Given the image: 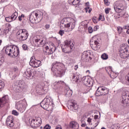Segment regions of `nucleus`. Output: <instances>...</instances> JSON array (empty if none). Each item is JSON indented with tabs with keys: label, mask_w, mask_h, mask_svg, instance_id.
<instances>
[{
	"label": "nucleus",
	"mask_w": 129,
	"mask_h": 129,
	"mask_svg": "<svg viewBox=\"0 0 129 129\" xmlns=\"http://www.w3.org/2000/svg\"><path fill=\"white\" fill-rule=\"evenodd\" d=\"M55 46V45H54V43H51L50 44V45H49V46H44V47H43V50H45V52L46 53V54H47V55H51V54H53V50H54V49H56V47L54 46Z\"/></svg>",
	"instance_id": "f3484780"
},
{
	"label": "nucleus",
	"mask_w": 129,
	"mask_h": 129,
	"mask_svg": "<svg viewBox=\"0 0 129 129\" xmlns=\"http://www.w3.org/2000/svg\"><path fill=\"white\" fill-rule=\"evenodd\" d=\"M5 53L8 56H14V57H18L20 54V50L19 47L14 45H9L7 46L5 49Z\"/></svg>",
	"instance_id": "7ed1b4c3"
},
{
	"label": "nucleus",
	"mask_w": 129,
	"mask_h": 129,
	"mask_svg": "<svg viewBox=\"0 0 129 129\" xmlns=\"http://www.w3.org/2000/svg\"><path fill=\"white\" fill-rule=\"evenodd\" d=\"M64 84V82L62 81H59L58 82H56L53 84V89H58L59 87H61L62 85Z\"/></svg>",
	"instance_id": "b1692460"
},
{
	"label": "nucleus",
	"mask_w": 129,
	"mask_h": 129,
	"mask_svg": "<svg viewBox=\"0 0 129 129\" xmlns=\"http://www.w3.org/2000/svg\"><path fill=\"white\" fill-rule=\"evenodd\" d=\"M5 20L6 22H8V23H11V22H13V19H12V17H8L5 18Z\"/></svg>",
	"instance_id": "473e14b6"
},
{
	"label": "nucleus",
	"mask_w": 129,
	"mask_h": 129,
	"mask_svg": "<svg viewBox=\"0 0 129 129\" xmlns=\"http://www.w3.org/2000/svg\"><path fill=\"white\" fill-rule=\"evenodd\" d=\"M85 10L86 11V13H88V10H89V7H86L85 8Z\"/></svg>",
	"instance_id": "603ef678"
},
{
	"label": "nucleus",
	"mask_w": 129,
	"mask_h": 129,
	"mask_svg": "<svg viewBox=\"0 0 129 129\" xmlns=\"http://www.w3.org/2000/svg\"><path fill=\"white\" fill-rule=\"evenodd\" d=\"M77 69H78V65L75 66L74 70H77Z\"/></svg>",
	"instance_id": "5fc2aeb1"
},
{
	"label": "nucleus",
	"mask_w": 129,
	"mask_h": 129,
	"mask_svg": "<svg viewBox=\"0 0 129 129\" xmlns=\"http://www.w3.org/2000/svg\"><path fill=\"white\" fill-rule=\"evenodd\" d=\"M17 18H18V12H15L11 16V19H12V21H15V20H16V19H17Z\"/></svg>",
	"instance_id": "cd10ccee"
},
{
	"label": "nucleus",
	"mask_w": 129,
	"mask_h": 129,
	"mask_svg": "<svg viewBox=\"0 0 129 129\" xmlns=\"http://www.w3.org/2000/svg\"><path fill=\"white\" fill-rule=\"evenodd\" d=\"M33 43L36 47H44L46 43V38L43 37L40 38V36L34 37L33 38Z\"/></svg>",
	"instance_id": "9d476101"
},
{
	"label": "nucleus",
	"mask_w": 129,
	"mask_h": 129,
	"mask_svg": "<svg viewBox=\"0 0 129 129\" xmlns=\"http://www.w3.org/2000/svg\"><path fill=\"white\" fill-rule=\"evenodd\" d=\"M85 125H86V124H85V123H82L81 124V126H82V127H84V126H85Z\"/></svg>",
	"instance_id": "052dcab7"
},
{
	"label": "nucleus",
	"mask_w": 129,
	"mask_h": 129,
	"mask_svg": "<svg viewBox=\"0 0 129 129\" xmlns=\"http://www.w3.org/2000/svg\"><path fill=\"white\" fill-rule=\"evenodd\" d=\"M40 106L46 110L47 109L51 110L53 109V107H54V103L51 98L47 96L40 103Z\"/></svg>",
	"instance_id": "20e7f679"
},
{
	"label": "nucleus",
	"mask_w": 129,
	"mask_h": 129,
	"mask_svg": "<svg viewBox=\"0 0 129 129\" xmlns=\"http://www.w3.org/2000/svg\"><path fill=\"white\" fill-rule=\"evenodd\" d=\"M70 127L73 129H78L79 128V124L76 121H71L70 123Z\"/></svg>",
	"instance_id": "5701e85b"
},
{
	"label": "nucleus",
	"mask_w": 129,
	"mask_h": 129,
	"mask_svg": "<svg viewBox=\"0 0 129 129\" xmlns=\"http://www.w3.org/2000/svg\"><path fill=\"white\" fill-rule=\"evenodd\" d=\"M98 115H95L94 116V119H97V118H98Z\"/></svg>",
	"instance_id": "4d7b16f0"
},
{
	"label": "nucleus",
	"mask_w": 129,
	"mask_h": 129,
	"mask_svg": "<svg viewBox=\"0 0 129 129\" xmlns=\"http://www.w3.org/2000/svg\"><path fill=\"white\" fill-rule=\"evenodd\" d=\"M126 33L127 34H129V28L128 29V30L126 31Z\"/></svg>",
	"instance_id": "69168bd1"
},
{
	"label": "nucleus",
	"mask_w": 129,
	"mask_h": 129,
	"mask_svg": "<svg viewBox=\"0 0 129 129\" xmlns=\"http://www.w3.org/2000/svg\"><path fill=\"white\" fill-rule=\"evenodd\" d=\"M94 31H97V27L96 26L94 27Z\"/></svg>",
	"instance_id": "e2e57ef3"
},
{
	"label": "nucleus",
	"mask_w": 129,
	"mask_h": 129,
	"mask_svg": "<svg viewBox=\"0 0 129 129\" xmlns=\"http://www.w3.org/2000/svg\"><path fill=\"white\" fill-rule=\"evenodd\" d=\"M68 3L70 5H72V6H76L77 5L75 0H69Z\"/></svg>",
	"instance_id": "7c9ffc66"
},
{
	"label": "nucleus",
	"mask_w": 129,
	"mask_h": 129,
	"mask_svg": "<svg viewBox=\"0 0 129 129\" xmlns=\"http://www.w3.org/2000/svg\"><path fill=\"white\" fill-rule=\"evenodd\" d=\"M27 107V102L26 100H20L16 104V108L18 109L20 112H24Z\"/></svg>",
	"instance_id": "9b49d317"
},
{
	"label": "nucleus",
	"mask_w": 129,
	"mask_h": 129,
	"mask_svg": "<svg viewBox=\"0 0 129 129\" xmlns=\"http://www.w3.org/2000/svg\"><path fill=\"white\" fill-rule=\"evenodd\" d=\"M86 73H89V74H90V71L89 70H87L86 71Z\"/></svg>",
	"instance_id": "0e129e2a"
},
{
	"label": "nucleus",
	"mask_w": 129,
	"mask_h": 129,
	"mask_svg": "<svg viewBox=\"0 0 129 129\" xmlns=\"http://www.w3.org/2000/svg\"><path fill=\"white\" fill-rule=\"evenodd\" d=\"M16 36H18V39L20 41H26L29 37V33L26 29H20L16 33Z\"/></svg>",
	"instance_id": "0eeeda50"
},
{
	"label": "nucleus",
	"mask_w": 129,
	"mask_h": 129,
	"mask_svg": "<svg viewBox=\"0 0 129 129\" xmlns=\"http://www.w3.org/2000/svg\"><path fill=\"white\" fill-rule=\"evenodd\" d=\"M91 120H92L91 118H88L87 121H88V122H89V123H90V122H91Z\"/></svg>",
	"instance_id": "864d4df0"
},
{
	"label": "nucleus",
	"mask_w": 129,
	"mask_h": 129,
	"mask_svg": "<svg viewBox=\"0 0 129 129\" xmlns=\"http://www.w3.org/2000/svg\"><path fill=\"white\" fill-rule=\"evenodd\" d=\"M64 93L66 94V96L69 97L72 95V90L70 89H66L64 90Z\"/></svg>",
	"instance_id": "a878e982"
},
{
	"label": "nucleus",
	"mask_w": 129,
	"mask_h": 129,
	"mask_svg": "<svg viewBox=\"0 0 129 129\" xmlns=\"http://www.w3.org/2000/svg\"><path fill=\"white\" fill-rule=\"evenodd\" d=\"M92 57L90 56V53L87 51H84L82 53L81 56V60L83 61V62H89V61H91Z\"/></svg>",
	"instance_id": "a211bd4d"
},
{
	"label": "nucleus",
	"mask_w": 129,
	"mask_h": 129,
	"mask_svg": "<svg viewBox=\"0 0 129 129\" xmlns=\"http://www.w3.org/2000/svg\"><path fill=\"white\" fill-rule=\"evenodd\" d=\"M29 65L34 68H38V67L42 66V62L40 60L35 59V56H32L31 57Z\"/></svg>",
	"instance_id": "4468645a"
},
{
	"label": "nucleus",
	"mask_w": 129,
	"mask_h": 129,
	"mask_svg": "<svg viewBox=\"0 0 129 129\" xmlns=\"http://www.w3.org/2000/svg\"><path fill=\"white\" fill-rule=\"evenodd\" d=\"M116 126V124H114V125H112L111 126V128L112 129H116V127H114Z\"/></svg>",
	"instance_id": "8fccbe9b"
},
{
	"label": "nucleus",
	"mask_w": 129,
	"mask_h": 129,
	"mask_svg": "<svg viewBox=\"0 0 129 129\" xmlns=\"http://www.w3.org/2000/svg\"><path fill=\"white\" fill-rule=\"evenodd\" d=\"M42 89H43V87H40V86H37L36 87L37 91H41V90H42Z\"/></svg>",
	"instance_id": "4c0bfd02"
},
{
	"label": "nucleus",
	"mask_w": 129,
	"mask_h": 129,
	"mask_svg": "<svg viewBox=\"0 0 129 129\" xmlns=\"http://www.w3.org/2000/svg\"><path fill=\"white\" fill-rule=\"evenodd\" d=\"M24 18H25V15L22 14L21 16H19L18 17L19 21H20V22H22V20L23 19H24Z\"/></svg>",
	"instance_id": "f704fd0d"
},
{
	"label": "nucleus",
	"mask_w": 129,
	"mask_h": 129,
	"mask_svg": "<svg viewBox=\"0 0 129 129\" xmlns=\"http://www.w3.org/2000/svg\"><path fill=\"white\" fill-rule=\"evenodd\" d=\"M64 33H65V31L62 30H59L58 32V34H59L60 36H63V35H64Z\"/></svg>",
	"instance_id": "58836bf2"
},
{
	"label": "nucleus",
	"mask_w": 129,
	"mask_h": 129,
	"mask_svg": "<svg viewBox=\"0 0 129 129\" xmlns=\"http://www.w3.org/2000/svg\"><path fill=\"white\" fill-rule=\"evenodd\" d=\"M22 48L23 50H24L25 51H26V50H28V46L26 44H23L22 45Z\"/></svg>",
	"instance_id": "a19ab883"
},
{
	"label": "nucleus",
	"mask_w": 129,
	"mask_h": 129,
	"mask_svg": "<svg viewBox=\"0 0 129 129\" xmlns=\"http://www.w3.org/2000/svg\"><path fill=\"white\" fill-rule=\"evenodd\" d=\"M0 36H4V31L2 29H0Z\"/></svg>",
	"instance_id": "3c124183"
},
{
	"label": "nucleus",
	"mask_w": 129,
	"mask_h": 129,
	"mask_svg": "<svg viewBox=\"0 0 129 129\" xmlns=\"http://www.w3.org/2000/svg\"><path fill=\"white\" fill-rule=\"evenodd\" d=\"M92 11V9H89V10L88 11L89 14H90V13H91Z\"/></svg>",
	"instance_id": "680f3d73"
},
{
	"label": "nucleus",
	"mask_w": 129,
	"mask_h": 129,
	"mask_svg": "<svg viewBox=\"0 0 129 129\" xmlns=\"http://www.w3.org/2000/svg\"><path fill=\"white\" fill-rule=\"evenodd\" d=\"M9 102H10V98H9L8 95H5L2 98H0V108L4 107L5 104H6V103H9Z\"/></svg>",
	"instance_id": "6ab92c4d"
},
{
	"label": "nucleus",
	"mask_w": 129,
	"mask_h": 129,
	"mask_svg": "<svg viewBox=\"0 0 129 129\" xmlns=\"http://www.w3.org/2000/svg\"><path fill=\"white\" fill-rule=\"evenodd\" d=\"M82 81L86 86L91 87L93 85V80L90 76L84 77L82 78Z\"/></svg>",
	"instance_id": "f8f14e48"
},
{
	"label": "nucleus",
	"mask_w": 129,
	"mask_h": 129,
	"mask_svg": "<svg viewBox=\"0 0 129 129\" xmlns=\"http://www.w3.org/2000/svg\"><path fill=\"white\" fill-rule=\"evenodd\" d=\"M101 58L103 60H107L108 59V55L106 54V53H103L102 54Z\"/></svg>",
	"instance_id": "c756f323"
},
{
	"label": "nucleus",
	"mask_w": 129,
	"mask_h": 129,
	"mask_svg": "<svg viewBox=\"0 0 129 129\" xmlns=\"http://www.w3.org/2000/svg\"><path fill=\"white\" fill-rule=\"evenodd\" d=\"M55 129H62V126L60 125H58L56 126Z\"/></svg>",
	"instance_id": "de8ad7c7"
},
{
	"label": "nucleus",
	"mask_w": 129,
	"mask_h": 129,
	"mask_svg": "<svg viewBox=\"0 0 129 129\" xmlns=\"http://www.w3.org/2000/svg\"><path fill=\"white\" fill-rule=\"evenodd\" d=\"M33 76V71L31 70H29V71H27L25 72L24 76L26 77L27 79H29L31 76Z\"/></svg>",
	"instance_id": "393cba45"
},
{
	"label": "nucleus",
	"mask_w": 129,
	"mask_h": 129,
	"mask_svg": "<svg viewBox=\"0 0 129 129\" xmlns=\"http://www.w3.org/2000/svg\"><path fill=\"white\" fill-rule=\"evenodd\" d=\"M97 39V36H94L92 37V38L90 40V44H92V43H94V44H92L91 47L93 48V50L94 51H97L100 48V44L96 40Z\"/></svg>",
	"instance_id": "ddd939ff"
},
{
	"label": "nucleus",
	"mask_w": 129,
	"mask_h": 129,
	"mask_svg": "<svg viewBox=\"0 0 129 129\" xmlns=\"http://www.w3.org/2000/svg\"><path fill=\"white\" fill-rule=\"evenodd\" d=\"M12 114L14 115H19V112H18L16 110H13L12 111Z\"/></svg>",
	"instance_id": "37998d69"
},
{
	"label": "nucleus",
	"mask_w": 129,
	"mask_h": 129,
	"mask_svg": "<svg viewBox=\"0 0 129 129\" xmlns=\"http://www.w3.org/2000/svg\"><path fill=\"white\" fill-rule=\"evenodd\" d=\"M43 19V14L40 11H34L30 15L29 20L31 23L34 22H41Z\"/></svg>",
	"instance_id": "39448f33"
},
{
	"label": "nucleus",
	"mask_w": 129,
	"mask_h": 129,
	"mask_svg": "<svg viewBox=\"0 0 129 129\" xmlns=\"http://www.w3.org/2000/svg\"><path fill=\"white\" fill-rule=\"evenodd\" d=\"M45 29H49L50 28V25H46L45 26Z\"/></svg>",
	"instance_id": "6e6d98bb"
},
{
	"label": "nucleus",
	"mask_w": 129,
	"mask_h": 129,
	"mask_svg": "<svg viewBox=\"0 0 129 129\" xmlns=\"http://www.w3.org/2000/svg\"><path fill=\"white\" fill-rule=\"evenodd\" d=\"M114 10L116 13H121L122 12L123 15L125 14V10L126 7L123 6V4L120 2H116L114 4Z\"/></svg>",
	"instance_id": "6e6552de"
},
{
	"label": "nucleus",
	"mask_w": 129,
	"mask_h": 129,
	"mask_svg": "<svg viewBox=\"0 0 129 129\" xmlns=\"http://www.w3.org/2000/svg\"><path fill=\"white\" fill-rule=\"evenodd\" d=\"M8 33H9V29H5L3 31V35L5 36V35H7V34H8Z\"/></svg>",
	"instance_id": "79ce46f5"
},
{
	"label": "nucleus",
	"mask_w": 129,
	"mask_h": 129,
	"mask_svg": "<svg viewBox=\"0 0 129 129\" xmlns=\"http://www.w3.org/2000/svg\"><path fill=\"white\" fill-rule=\"evenodd\" d=\"M5 87V83L3 81L0 80V90L2 88H4Z\"/></svg>",
	"instance_id": "72a5a7b5"
},
{
	"label": "nucleus",
	"mask_w": 129,
	"mask_h": 129,
	"mask_svg": "<svg viewBox=\"0 0 129 129\" xmlns=\"http://www.w3.org/2000/svg\"><path fill=\"white\" fill-rule=\"evenodd\" d=\"M122 29H124V30H126V29H127V26H125L123 27Z\"/></svg>",
	"instance_id": "bf43d9fd"
},
{
	"label": "nucleus",
	"mask_w": 129,
	"mask_h": 129,
	"mask_svg": "<svg viewBox=\"0 0 129 129\" xmlns=\"http://www.w3.org/2000/svg\"><path fill=\"white\" fill-rule=\"evenodd\" d=\"M99 21H104V17L101 15H100L99 17Z\"/></svg>",
	"instance_id": "c9c22d12"
},
{
	"label": "nucleus",
	"mask_w": 129,
	"mask_h": 129,
	"mask_svg": "<svg viewBox=\"0 0 129 129\" xmlns=\"http://www.w3.org/2000/svg\"><path fill=\"white\" fill-rule=\"evenodd\" d=\"M37 74V71H34L33 72H32V77H34L35 76V75H36Z\"/></svg>",
	"instance_id": "49530a36"
},
{
	"label": "nucleus",
	"mask_w": 129,
	"mask_h": 129,
	"mask_svg": "<svg viewBox=\"0 0 129 129\" xmlns=\"http://www.w3.org/2000/svg\"><path fill=\"white\" fill-rule=\"evenodd\" d=\"M72 80L75 82H78V81L79 80V77H78V76L75 75V74H73Z\"/></svg>",
	"instance_id": "bb28decb"
},
{
	"label": "nucleus",
	"mask_w": 129,
	"mask_h": 129,
	"mask_svg": "<svg viewBox=\"0 0 129 129\" xmlns=\"http://www.w3.org/2000/svg\"><path fill=\"white\" fill-rule=\"evenodd\" d=\"M99 122H100V120H99L95 123L96 125L95 126V127H96V126H97L98 125V124H99Z\"/></svg>",
	"instance_id": "09e8293b"
},
{
	"label": "nucleus",
	"mask_w": 129,
	"mask_h": 129,
	"mask_svg": "<svg viewBox=\"0 0 129 129\" xmlns=\"http://www.w3.org/2000/svg\"><path fill=\"white\" fill-rule=\"evenodd\" d=\"M110 8H106L105 9V13L107 15L108 14H109V12H110Z\"/></svg>",
	"instance_id": "e433bc0d"
},
{
	"label": "nucleus",
	"mask_w": 129,
	"mask_h": 129,
	"mask_svg": "<svg viewBox=\"0 0 129 129\" xmlns=\"http://www.w3.org/2000/svg\"><path fill=\"white\" fill-rule=\"evenodd\" d=\"M128 47L126 46H122L119 50L120 56L122 59H125L127 57V51Z\"/></svg>",
	"instance_id": "dca6fc26"
},
{
	"label": "nucleus",
	"mask_w": 129,
	"mask_h": 129,
	"mask_svg": "<svg viewBox=\"0 0 129 129\" xmlns=\"http://www.w3.org/2000/svg\"><path fill=\"white\" fill-rule=\"evenodd\" d=\"M42 123V119L40 117H37L31 121L30 125L32 127H38Z\"/></svg>",
	"instance_id": "2eb2a0df"
},
{
	"label": "nucleus",
	"mask_w": 129,
	"mask_h": 129,
	"mask_svg": "<svg viewBox=\"0 0 129 129\" xmlns=\"http://www.w3.org/2000/svg\"><path fill=\"white\" fill-rule=\"evenodd\" d=\"M13 71L15 73V75H18L20 73L19 68L18 67H14L13 68Z\"/></svg>",
	"instance_id": "c85d7f7f"
},
{
	"label": "nucleus",
	"mask_w": 129,
	"mask_h": 129,
	"mask_svg": "<svg viewBox=\"0 0 129 129\" xmlns=\"http://www.w3.org/2000/svg\"><path fill=\"white\" fill-rule=\"evenodd\" d=\"M51 71L53 73V75L57 77H62L65 73V68L63 64L59 62H55L53 63Z\"/></svg>",
	"instance_id": "f257e3e1"
},
{
	"label": "nucleus",
	"mask_w": 129,
	"mask_h": 129,
	"mask_svg": "<svg viewBox=\"0 0 129 129\" xmlns=\"http://www.w3.org/2000/svg\"><path fill=\"white\" fill-rule=\"evenodd\" d=\"M106 71L111 77V78L114 79V78H116V77H117V74L112 71V67H109L106 68Z\"/></svg>",
	"instance_id": "aec40b11"
},
{
	"label": "nucleus",
	"mask_w": 129,
	"mask_h": 129,
	"mask_svg": "<svg viewBox=\"0 0 129 129\" xmlns=\"http://www.w3.org/2000/svg\"><path fill=\"white\" fill-rule=\"evenodd\" d=\"M88 30H89V33H90V34H91V33L93 32V29H92V27H89L88 28Z\"/></svg>",
	"instance_id": "c03bdc74"
},
{
	"label": "nucleus",
	"mask_w": 129,
	"mask_h": 129,
	"mask_svg": "<svg viewBox=\"0 0 129 129\" xmlns=\"http://www.w3.org/2000/svg\"><path fill=\"white\" fill-rule=\"evenodd\" d=\"M104 3L106 6H108L109 5V4L108 3V0H104Z\"/></svg>",
	"instance_id": "a18cd8bd"
},
{
	"label": "nucleus",
	"mask_w": 129,
	"mask_h": 129,
	"mask_svg": "<svg viewBox=\"0 0 129 129\" xmlns=\"http://www.w3.org/2000/svg\"><path fill=\"white\" fill-rule=\"evenodd\" d=\"M79 108V106L75 102V101H73L71 102L70 105H69V108H71V109H74L75 110H77Z\"/></svg>",
	"instance_id": "4be33fe9"
},
{
	"label": "nucleus",
	"mask_w": 129,
	"mask_h": 129,
	"mask_svg": "<svg viewBox=\"0 0 129 129\" xmlns=\"http://www.w3.org/2000/svg\"><path fill=\"white\" fill-rule=\"evenodd\" d=\"M109 92V89L104 86L99 87L95 93L96 96L107 95Z\"/></svg>",
	"instance_id": "1a4fd4ad"
},
{
	"label": "nucleus",
	"mask_w": 129,
	"mask_h": 129,
	"mask_svg": "<svg viewBox=\"0 0 129 129\" xmlns=\"http://www.w3.org/2000/svg\"><path fill=\"white\" fill-rule=\"evenodd\" d=\"M43 129H51V125L47 124L44 126Z\"/></svg>",
	"instance_id": "ea45409f"
},
{
	"label": "nucleus",
	"mask_w": 129,
	"mask_h": 129,
	"mask_svg": "<svg viewBox=\"0 0 129 129\" xmlns=\"http://www.w3.org/2000/svg\"><path fill=\"white\" fill-rule=\"evenodd\" d=\"M101 129H106V128H105V127H103L101 128Z\"/></svg>",
	"instance_id": "774afa93"
},
{
	"label": "nucleus",
	"mask_w": 129,
	"mask_h": 129,
	"mask_svg": "<svg viewBox=\"0 0 129 129\" xmlns=\"http://www.w3.org/2000/svg\"><path fill=\"white\" fill-rule=\"evenodd\" d=\"M3 64V62H2V60L0 59V66Z\"/></svg>",
	"instance_id": "338daca9"
},
{
	"label": "nucleus",
	"mask_w": 129,
	"mask_h": 129,
	"mask_svg": "<svg viewBox=\"0 0 129 129\" xmlns=\"http://www.w3.org/2000/svg\"><path fill=\"white\" fill-rule=\"evenodd\" d=\"M13 120H14V118L12 116H9L7 118L6 125L8 127H13L15 125V123Z\"/></svg>",
	"instance_id": "412c9836"
},
{
	"label": "nucleus",
	"mask_w": 129,
	"mask_h": 129,
	"mask_svg": "<svg viewBox=\"0 0 129 129\" xmlns=\"http://www.w3.org/2000/svg\"><path fill=\"white\" fill-rule=\"evenodd\" d=\"M76 21L72 19L71 22H68V18H63L60 22V26L67 29L66 32H71L75 28Z\"/></svg>",
	"instance_id": "f03ea898"
},
{
	"label": "nucleus",
	"mask_w": 129,
	"mask_h": 129,
	"mask_svg": "<svg viewBox=\"0 0 129 129\" xmlns=\"http://www.w3.org/2000/svg\"><path fill=\"white\" fill-rule=\"evenodd\" d=\"M86 7H89V2H87V3H86Z\"/></svg>",
	"instance_id": "13d9d810"
},
{
	"label": "nucleus",
	"mask_w": 129,
	"mask_h": 129,
	"mask_svg": "<svg viewBox=\"0 0 129 129\" xmlns=\"http://www.w3.org/2000/svg\"><path fill=\"white\" fill-rule=\"evenodd\" d=\"M73 47H74L73 42L69 40H66L64 42V44L61 46L62 51L64 53H70L72 49H73Z\"/></svg>",
	"instance_id": "423d86ee"
},
{
	"label": "nucleus",
	"mask_w": 129,
	"mask_h": 129,
	"mask_svg": "<svg viewBox=\"0 0 129 129\" xmlns=\"http://www.w3.org/2000/svg\"><path fill=\"white\" fill-rule=\"evenodd\" d=\"M117 31H118V34H121L122 31H123V28L120 26H118L117 27Z\"/></svg>",
	"instance_id": "2f4dec72"
}]
</instances>
